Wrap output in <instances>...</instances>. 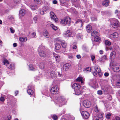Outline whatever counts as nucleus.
I'll list each match as a JSON object with an SVG mask.
<instances>
[{
  "label": "nucleus",
  "mask_w": 120,
  "mask_h": 120,
  "mask_svg": "<svg viewBox=\"0 0 120 120\" xmlns=\"http://www.w3.org/2000/svg\"><path fill=\"white\" fill-rule=\"evenodd\" d=\"M111 114L110 113H109L106 116V118L108 119H109L110 118Z\"/></svg>",
  "instance_id": "de8ad7c7"
},
{
  "label": "nucleus",
  "mask_w": 120,
  "mask_h": 120,
  "mask_svg": "<svg viewBox=\"0 0 120 120\" xmlns=\"http://www.w3.org/2000/svg\"><path fill=\"white\" fill-rule=\"evenodd\" d=\"M109 4V0H104L102 2V4L104 6H108Z\"/></svg>",
  "instance_id": "dca6fc26"
},
{
  "label": "nucleus",
  "mask_w": 120,
  "mask_h": 120,
  "mask_svg": "<svg viewBox=\"0 0 120 120\" xmlns=\"http://www.w3.org/2000/svg\"><path fill=\"white\" fill-rule=\"evenodd\" d=\"M88 84L90 87L93 88L97 87V83L94 80H90Z\"/></svg>",
  "instance_id": "39448f33"
},
{
  "label": "nucleus",
  "mask_w": 120,
  "mask_h": 120,
  "mask_svg": "<svg viewBox=\"0 0 120 120\" xmlns=\"http://www.w3.org/2000/svg\"><path fill=\"white\" fill-rule=\"evenodd\" d=\"M52 118L54 120H57L58 118L57 117L56 115H53Z\"/></svg>",
  "instance_id": "a18cd8bd"
},
{
  "label": "nucleus",
  "mask_w": 120,
  "mask_h": 120,
  "mask_svg": "<svg viewBox=\"0 0 120 120\" xmlns=\"http://www.w3.org/2000/svg\"><path fill=\"white\" fill-rule=\"evenodd\" d=\"M94 110L96 112H98L99 111V110L98 109V107L97 105L95 106L94 107Z\"/></svg>",
  "instance_id": "ea45409f"
},
{
  "label": "nucleus",
  "mask_w": 120,
  "mask_h": 120,
  "mask_svg": "<svg viewBox=\"0 0 120 120\" xmlns=\"http://www.w3.org/2000/svg\"><path fill=\"white\" fill-rule=\"evenodd\" d=\"M13 46L14 47H16L17 46V44L14 43L13 44Z\"/></svg>",
  "instance_id": "774afa93"
},
{
  "label": "nucleus",
  "mask_w": 120,
  "mask_h": 120,
  "mask_svg": "<svg viewBox=\"0 0 120 120\" xmlns=\"http://www.w3.org/2000/svg\"><path fill=\"white\" fill-rule=\"evenodd\" d=\"M53 3L55 4H56L57 3V1L56 0H54L53 1Z\"/></svg>",
  "instance_id": "69168bd1"
},
{
  "label": "nucleus",
  "mask_w": 120,
  "mask_h": 120,
  "mask_svg": "<svg viewBox=\"0 0 120 120\" xmlns=\"http://www.w3.org/2000/svg\"><path fill=\"white\" fill-rule=\"evenodd\" d=\"M36 35V33L34 32H33L32 34V36L33 37L35 36Z\"/></svg>",
  "instance_id": "052dcab7"
},
{
  "label": "nucleus",
  "mask_w": 120,
  "mask_h": 120,
  "mask_svg": "<svg viewBox=\"0 0 120 120\" xmlns=\"http://www.w3.org/2000/svg\"><path fill=\"white\" fill-rule=\"evenodd\" d=\"M60 0V1L61 5H62L66 2L67 0Z\"/></svg>",
  "instance_id": "4c0bfd02"
},
{
  "label": "nucleus",
  "mask_w": 120,
  "mask_h": 120,
  "mask_svg": "<svg viewBox=\"0 0 120 120\" xmlns=\"http://www.w3.org/2000/svg\"><path fill=\"white\" fill-rule=\"evenodd\" d=\"M39 68L41 69H43L45 68L44 63L43 62H41L39 65Z\"/></svg>",
  "instance_id": "a878e982"
},
{
  "label": "nucleus",
  "mask_w": 120,
  "mask_h": 120,
  "mask_svg": "<svg viewBox=\"0 0 120 120\" xmlns=\"http://www.w3.org/2000/svg\"><path fill=\"white\" fill-rule=\"evenodd\" d=\"M91 57L92 61H93L94 60V59L95 58V56L93 55H91Z\"/></svg>",
  "instance_id": "603ef678"
},
{
  "label": "nucleus",
  "mask_w": 120,
  "mask_h": 120,
  "mask_svg": "<svg viewBox=\"0 0 120 120\" xmlns=\"http://www.w3.org/2000/svg\"><path fill=\"white\" fill-rule=\"evenodd\" d=\"M82 80H83V79L82 77H80L77 78L76 79V80L79 82H80V81Z\"/></svg>",
  "instance_id": "58836bf2"
},
{
  "label": "nucleus",
  "mask_w": 120,
  "mask_h": 120,
  "mask_svg": "<svg viewBox=\"0 0 120 120\" xmlns=\"http://www.w3.org/2000/svg\"><path fill=\"white\" fill-rule=\"evenodd\" d=\"M43 35L46 38H48L49 36V35L46 31H45V32H44Z\"/></svg>",
  "instance_id": "c85d7f7f"
},
{
  "label": "nucleus",
  "mask_w": 120,
  "mask_h": 120,
  "mask_svg": "<svg viewBox=\"0 0 120 120\" xmlns=\"http://www.w3.org/2000/svg\"><path fill=\"white\" fill-rule=\"evenodd\" d=\"M98 61H99L100 62H101L104 61L103 60L102 57H101L99 58L98 60Z\"/></svg>",
  "instance_id": "09e8293b"
},
{
  "label": "nucleus",
  "mask_w": 120,
  "mask_h": 120,
  "mask_svg": "<svg viewBox=\"0 0 120 120\" xmlns=\"http://www.w3.org/2000/svg\"><path fill=\"white\" fill-rule=\"evenodd\" d=\"M28 88L29 89L27 90V91L28 94L30 95L32 94L33 93V92L32 90L30 89L31 88V86H28Z\"/></svg>",
  "instance_id": "412c9836"
},
{
  "label": "nucleus",
  "mask_w": 120,
  "mask_h": 120,
  "mask_svg": "<svg viewBox=\"0 0 120 120\" xmlns=\"http://www.w3.org/2000/svg\"><path fill=\"white\" fill-rule=\"evenodd\" d=\"M98 34V33L96 31H94L91 33V35L93 36H97Z\"/></svg>",
  "instance_id": "c756f323"
},
{
  "label": "nucleus",
  "mask_w": 120,
  "mask_h": 120,
  "mask_svg": "<svg viewBox=\"0 0 120 120\" xmlns=\"http://www.w3.org/2000/svg\"><path fill=\"white\" fill-rule=\"evenodd\" d=\"M98 94L100 95L102 94V91L101 90H98L97 92Z\"/></svg>",
  "instance_id": "8fccbe9b"
},
{
  "label": "nucleus",
  "mask_w": 120,
  "mask_h": 120,
  "mask_svg": "<svg viewBox=\"0 0 120 120\" xmlns=\"http://www.w3.org/2000/svg\"><path fill=\"white\" fill-rule=\"evenodd\" d=\"M41 46V47L40 48L41 49H41V50H42V51H44V46H42V45H41L39 46V48L38 49V52H39V48H40V47Z\"/></svg>",
  "instance_id": "79ce46f5"
},
{
  "label": "nucleus",
  "mask_w": 120,
  "mask_h": 120,
  "mask_svg": "<svg viewBox=\"0 0 120 120\" xmlns=\"http://www.w3.org/2000/svg\"><path fill=\"white\" fill-rule=\"evenodd\" d=\"M41 47V46L40 48H39V52H38L39 55L41 57H45L47 56V54L44 51H42V50H41V49H41L40 48Z\"/></svg>",
  "instance_id": "ddd939ff"
},
{
  "label": "nucleus",
  "mask_w": 120,
  "mask_h": 120,
  "mask_svg": "<svg viewBox=\"0 0 120 120\" xmlns=\"http://www.w3.org/2000/svg\"><path fill=\"white\" fill-rule=\"evenodd\" d=\"M6 120H11V116H8L7 117Z\"/></svg>",
  "instance_id": "4d7b16f0"
},
{
  "label": "nucleus",
  "mask_w": 120,
  "mask_h": 120,
  "mask_svg": "<svg viewBox=\"0 0 120 120\" xmlns=\"http://www.w3.org/2000/svg\"><path fill=\"white\" fill-rule=\"evenodd\" d=\"M95 69L96 71L98 73L99 72H101V70L100 68H99L98 67H96L95 68Z\"/></svg>",
  "instance_id": "f704fd0d"
},
{
  "label": "nucleus",
  "mask_w": 120,
  "mask_h": 120,
  "mask_svg": "<svg viewBox=\"0 0 120 120\" xmlns=\"http://www.w3.org/2000/svg\"><path fill=\"white\" fill-rule=\"evenodd\" d=\"M53 55L57 61H59L60 60V57L58 55L54 53H53Z\"/></svg>",
  "instance_id": "4be33fe9"
},
{
  "label": "nucleus",
  "mask_w": 120,
  "mask_h": 120,
  "mask_svg": "<svg viewBox=\"0 0 120 120\" xmlns=\"http://www.w3.org/2000/svg\"><path fill=\"white\" fill-rule=\"evenodd\" d=\"M61 47L60 45L58 43H56L55 44V49L57 50L60 49Z\"/></svg>",
  "instance_id": "bb28decb"
},
{
  "label": "nucleus",
  "mask_w": 120,
  "mask_h": 120,
  "mask_svg": "<svg viewBox=\"0 0 120 120\" xmlns=\"http://www.w3.org/2000/svg\"><path fill=\"white\" fill-rule=\"evenodd\" d=\"M91 69L90 68L88 67L85 68L83 70V71L85 73H88L91 72Z\"/></svg>",
  "instance_id": "393cba45"
},
{
  "label": "nucleus",
  "mask_w": 120,
  "mask_h": 120,
  "mask_svg": "<svg viewBox=\"0 0 120 120\" xmlns=\"http://www.w3.org/2000/svg\"><path fill=\"white\" fill-rule=\"evenodd\" d=\"M104 75L105 76L107 77L109 75V73L107 72H105L104 73Z\"/></svg>",
  "instance_id": "e2e57ef3"
},
{
  "label": "nucleus",
  "mask_w": 120,
  "mask_h": 120,
  "mask_svg": "<svg viewBox=\"0 0 120 120\" xmlns=\"http://www.w3.org/2000/svg\"><path fill=\"white\" fill-rule=\"evenodd\" d=\"M116 53L115 52L113 51L110 54V59H114Z\"/></svg>",
  "instance_id": "5701e85b"
},
{
  "label": "nucleus",
  "mask_w": 120,
  "mask_h": 120,
  "mask_svg": "<svg viewBox=\"0 0 120 120\" xmlns=\"http://www.w3.org/2000/svg\"><path fill=\"white\" fill-rule=\"evenodd\" d=\"M102 57L104 61L105 60H106L107 58V57H106V55H104V56H102Z\"/></svg>",
  "instance_id": "864d4df0"
},
{
  "label": "nucleus",
  "mask_w": 120,
  "mask_h": 120,
  "mask_svg": "<svg viewBox=\"0 0 120 120\" xmlns=\"http://www.w3.org/2000/svg\"><path fill=\"white\" fill-rule=\"evenodd\" d=\"M77 46L75 45H74L73 46L72 48L74 49H75V50H76L77 49Z\"/></svg>",
  "instance_id": "5fc2aeb1"
},
{
  "label": "nucleus",
  "mask_w": 120,
  "mask_h": 120,
  "mask_svg": "<svg viewBox=\"0 0 120 120\" xmlns=\"http://www.w3.org/2000/svg\"><path fill=\"white\" fill-rule=\"evenodd\" d=\"M91 19L92 21H94L97 20L95 18L93 17H91Z\"/></svg>",
  "instance_id": "bf43d9fd"
},
{
  "label": "nucleus",
  "mask_w": 120,
  "mask_h": 120,
  "mask_svg": "<svg viewBox=\"0 0 120 120\" xmlns=\"http://www.w3.org/2000/svg\"><path fill=\"white\" fill-rule=\"evenodd\" d=\"M0 100L2 102H4L5 100V99L3 97L1 96L0 98Z\"/></svg>",
  "instance_id": "c03bdc74"
},
{
  "label": "nucleus",
  "mask_w": 120,
  "mask_h": 120,
  "mask_svg": "<svg viewBox=\"0 0 120 120\" xmlns=\"http://www.w3.org/2000/svg\"><path fill=\"white\" fill-rule=\"evenodd\" d=\"M30 7L33 10H35L38 8V6L35 4H33L30 6Z\"/></svg>",
  "instance_id": "aec40b11"
},
{
  "label": "nucleus",
  "mask_w": 120,
  "mask_h": 120,
  "mask_svg": "<svg viewBox=\"0 0 120 120\" xmlns=\"http://www.w3.org/2000/svg\"><path fill=\"white\" fill-rule=\"evenodd\" d=\"M71 66L70 64L69 63L65 64H64L63 66V69L64 71H68L69 69Z\"/></svg>",
  "instance_id": "f8f14e48"
},
{
  "label": "nucleus",
  "mask_w": 120,
  "mask_h": 120,
  "mask_svg": "<svg viewBox=\"0 0 120 120\" xmlns=\"http://www.w3.org/2000/svg\"><path fill=\"white\" fill-rule=\"evenodd\" d=\"M72 12L73 13H74L75 14H76L77 13V12L76 11L75 9L74 8H72Z\"/></svg>",
  "instance_id": "3c124183"
},
{
  "label": "nucleus",
  "mask_w": 120,
  "mask_h": 120,
  "mask_svg": "<svg viewBox=\"0 0 120 120\" xmlns=\"http://www.w3.org/2000/svg\"><path fill=\"white\" fill-rule=\"evenodd\" d=\"M110 37L114 38H116L118 37V34L117 32H115L110 35Z\"/></svg>",
  "instance_id": "a211bd4d"
},
{
  "label": "nucleus",
  "mask_w": 120,
  "mask_h": 120,
  "mask_svg": "<svg viewBox=\"0 0 120 120\" xmlns=\"http://www.w3.org/2000/svg\"><path fill=\"white\" fill-rule=\"evenodd\" d=\"M19 40L21 42H25L27 40V38L26 37L23 38L22 37H20L19 38Z\"/></svg>",
  "instance_id": "cd10ccee"
},
{
  "label": "nucleus",
  "mask_w": 120,
  "mask_h": 120,
  "mask_svg": "<svg viewBox=\"0 0 120 120\" xmlns=\"http://www.w3.org/2000/svg\"><path fill=\"white\" fill-rule=\"evenodd\" d=\"M76 57L77 58L79 59L81 58V56L80 55H76Z\"/></svg>",
  "instance_id": "680f3d73"
},
{
  "label": "nucleus",
  "mask_w": 120,
  "mask_h": 120,
  "mask_svg": "<svg viewBox=\"0 0 120 120\" xmlns=\"http://www.w3.org/2000/svg\"><path fill=\"white\" fill-rule=\"evenodd\" d=\"M100 39V38L99 37H96L94 38V40L95 41L97 42L99 41Z\"/></svg>",
  "instance_id": "2f4dec72"
},
{
  "label": "nucleus",
  "mask_w": 120,
  "mask_h": 120,
  "mask_svg": "<svg viewBox=\"0 0 120 120\" xmlns=\"http://www.w3.org/2000/svg\"><path fill=\"white\" fill-rule=\"evenodd\" d=\"M50 75L52 78H55L56 77V72L51 71L50 72Z\"/></svg>",
  "instance_id": "b1692460"
},
{
  "label": "nucleus",
  "mask_w": 120,
  "mask_h": 120,
  "mask_svg": "<svg viewBox=\"0 0 120 120\" xmlns=\"http://www.w3.org/2000/svg\"><path fill=\"white\" fill-rule=\"evenodd\" d=\"M72 87L74 89V94L76 95L80 94L81 92L80 90L81 86L80 85L77 83H75L72 85Z\"/></svg>",
  "instance_id": "f03ea898"
},
{
  "label": "nucleus",
  "mask_w": 120,
  "mask_h": 120,
  "mask_svg": "<svg viewBox=\"0 0 120 120\" xmlns=\"http://www.w3.org/2000/svg\"><path fill=\"white\" fill-rule=\"evenodd\" d=\"M86 30L88 32H90L92 30L91 26L90 25H87L86 27Z\"/></svg>",
  "instance_id": "f3484780"
},
{
  "label": "nucleus",
  "mask_w": 120,
  "mask_h": 120,
  "mask_svg": "<svg viewBox=\"0 0 120 120\" xmlns=\"http://www.w3.org/2000/svg\"><path fill=\"white\" fill-rule=\"evenodd\" d=\"M26 13L25 10L22 9L19 12V17L20 18H21L24 16Z\"/></svg>",
  "instance_id": "4468645a"
},
{
  "label": "nucleus",
  "mask_w": 120,
  "mask_h": 120,
  "mask_svg": "<svg viewBox=\"0 0 120 120\" xmlns=\"http://www.w3.org/2000/svg\"><path fill=\"white\" fill-rule=\"evenodd\" d=\"M58 75L59 77H61V76L62 75V74L59 72H58Z\"/></svg>",
  "instance_id": "338daca9"
},
{
  "label": "nucleus",
  "mask_w": 120,
  "mask_h": 120,
  "mask_svg": "<svg viewBox=\"0 0 120 120\" xmlns=\"http://www.w3.org/2000/svg\"><path fill=\"white\" fill-rule=\"evenodd\" d=\"M113 69L114 72H117L119 71L120 70V65L117 64L113 65Z\"/></svg>",
  "instance_id": "1a4fd4ad"
},
{
  "label": "nucleus",
  "mask_w": 120,
  "mask_h": 120,
  "mask_svg": "<svg viewBox=\"0 0 120 120\" xmlns=\"http://www.w3.org/2000/svg\"><path fill=\"white\" fill-rule=\"evenodd\" d=\"M4 64L5 65H7L9 63L8 60L6 59H5L3 61Z\"/></svg>",
  "instance_id": "473e14b6"
},
{
  "label": "nucleus",
  "mask_w": 120,
  "mask_h": 120,
  "mask_svg": "<svg viewBox=\"0 0 120 120\" xmlns=\"http://www.w3.org/2000/svg\"><path fill=\"white\" fill-rule=\"evenodd\" d=\"M64 36L65 37H72V32L70 30L65 31L64 34Z\"/></svg>",
  "instance_id": "2eb2a0df"
},
{
  "label": "nucleus",
  "mask_w": 120,
  "mask_h": 120,
  "mask_svg": "<svg viewBox=\"0 0 120 120\" xmlns=\"http://www.w3.org/2000/svg\"><path fill=\"white\" fill-rule=\"evenodd\" d=\"M79 23V24H80L81 25H82V21L80 20H78L77 21H76L75 22V23L76 24L77 23Z\"/></svg>",
  "instance_id": "37998d69"
},
{
  "label": "nucleus",
  "mask_w": 120,
  "mask_h": 120,
  "mask_svg": "<svg viewBox=\"0 0 120 120\" xmlns=\"http://www.w3.org/2000/svg\"><path fill=\"white\" fill-rule=\"evenodd\" d=\"M49 10V7L45 6L43 8L42 10L40 12V13L42 15H43L44 13L48 12Z\"/></svg>",
  "instance_id": "9d476101"
},
{
  "label": "nucleus",
  "mask_w": 120,
  "mask_h": 120,
  "mask_svg": "<svg viewBox=\"0 0 120 120\" xmlns=\"http://www.w3.org/2000/svg\"><path fill=\"white\" fill-rule=\"evenodd\" d=\"M91 104V102L88 100H85L83 102V105L86 108L89 107Z\"/></svg>",
  "instance_id": "9b49d317"
},
{
  "label": "nucleus",
  "mask_w": 120,
  "mask_h": 120,
  "mask_svg": "<svg viewBox=\"0 0 120 120\" xmlns=\"http://www.w3.org/2000/svg\"><path fill=\"white\" fill-rule=\"evenodd\" d=\"M105 43L107 46H109L111 44V42L108 40H105Z\"/></svg>",
  "instance_id": "7c9ffc66"
},
{
  "label": "nucleus",
  "mask_w": 120,
  "mask_h": 120,
  "mask_svg": "<svg viewBox=\"0 0 120 120\" xmlns=\"http://www.w3.org/2000/svg\"><path fill=\"white\" fill-rule=\"evenodd\" d=\"M58 90V86H55L51 88L50 91L52 93L56 94L57 93Z\"/></svg>",
  "instance_id": "6e6552de"
},
{
  "label": "nucleus",
  "mask_w": 120,
  "mask_h": 120,
  "mask_svg": "<svg viewBox=\"0 0 120 120\" xmlns=\"http://www.w3.org/2000/svg\"><path fill=\"white\" fill-rule=\"evenodd\" d=\"M81 115L83 118L84 119H88L90 116L89 113L86 111H83L81 113Z\"/></svg>",
  "instance_id": "423d86ee"
},
{
  "label": "nucleus",
  "mask_w": 120,
  "mask_h": 120,
  "mask_svg": "<svg viewBox=\"0 0 120 120\" xmlns=\"http://www.w3.org/2000/svg\"><path fill=\"white\" fill-rule=\"evenodd\" d=\"M14 64L13 63H11L9 66V68L11 69H13L14 68Z\"/></svg>",
  "instance_id": "c9c22d12"
},
{
  "label": "nucleus",
  "mask_w": 120,
  "mask_h": 120,
  "mask_svg": "<svg viewBox=\"0 0 120 120\" xmlns=\"http://www.w3.org/2000/svg\"><path fill=\"white\" fill-rule=\"evenodd\" d=\"M50 16L51 20L54 21L56 22H58V19L53 12L52 11L50 12Z\"/></svg>",
  "instance_id": "0eeeda50"
},
{
  "label": "nucleus",
  "mask_w": 120,
  "mask_h": 120,
  "mask_svg": "<svg viewBox=\"0 0 120 120\" xmlns=\"http://www.w3.org/2000/svg\"><path fill=\"white\" fill-rule=\"evenodd\" d=\"M33 19L34 21H35V22H36L37 19V17L35 16V17H34L33 18Z\"/></svg>",
  "instance_id": "0e129e2a"
},
{
  "label": "nucleus",
  "mask_w": 120,
  "mask_h": 120,
  "mask_svg": "<svg viewBox=\"0 0 120 120\" xmlns=\"http://www.w3.org/2000/svg\"><path fill=\"white\" fill-rule=\"evenodd\" d=\"M58 41L61 42L62 46L63 48H65L67 46V44L64 41L60 40H59Z\"/></svg>",
  "instance_id": "6ab92c4d"
},
{
  "label": "nucleus",
  "mask_w": 120,
  "mask_h": 120,
  "mask_svg": "<svg viewBox=\"0 0 120 120\" xmlns=\"http://www.w3.org/2000/svg\"><path fill=\"white\" fill-rule=\"evenodd\" d=\"M71 21V18L68 17H67L61 19L60 21V22L62 24L65 26L66 24L69 23Z\"/></svg>",
  "instance_id": "20e7f679"
},
{
  "label": "nucleus",
  "mask_w": 120,
  "mask_h": 120,
  "mask_svg": "<svg viewBox=\"0 0 120 120\" xmlns=\"http://www.w3.org/2000/svg\"><path fill=\"white\" fill-rule=\"evenodd\" d=\"M55 102L60 107L66 104L67 102L64 97L60 95L58 97H56Z\"/></svg>",
  "instance_id": "f257e3e1"
},
{
  "label": "nucleus",
  "mask_w": 120,
  "mask_h": 120,
  "mask_svg": "<svg viewBox=\"0 0 120 120\" xmlns=\"http://www.w3.org/2000/svg\"><path fill=\"white\" fill-rule=\"evenodd\" d=\"M51 26L54 30H57V27L56 26L53 24H51Z\"/></svg>",
  "instance_id": "e433bc0d"
},
{
  "label": "nucleus",
  "mask_w": 120,
  "mask_h": 120,
  "mask_svg": "<svg viewBox=\"0 0 120 120\" xmlns=\"http://www.w3.org/2000/svg\"><path fill=\"white\" fill-rule=\"evenodd\" d=\"M112 26L114 28L118 27L119 26V23L118 20L115 18L112 19L110 20Z\"/></svg>",
  "instance_id": "7ed1b4c3"
},
{
  "label": "nucleus",
  "mask_w": 120,
  "mask_h": 120,
  "mask_svg": "<svg viewBox=\"0 0 120 120\" xmlns=\"http://www.w3.org/2000/svg\"><path fill=\"white\" fill-rule=\"evenodd\" d=\"M30 70H31L35 71L36 70V69L33 68L32 66V65L30 64L29 66Z\"/></svg>",
  "instance_id": "72a5a7b5"
},
{
  "label": "nucleus",
  "mask_w": 120,
  "mask_h": 120,
  "mask_svg": "<svg viewBox=\"0 0 120 120\" xmlns=\"http://www.w3.org/2000/svg\"><path fill=\"white\" fill-rule=\"evenodd\" d=\"M93 120H99V117L97 116H95L93 118Z\"/></svg>",
  "instance_id": "49530a36"
},
{
  "label": "nucleus",
  "mask_w": 120,
  "mask_h": 120,
  "mask_svg": "<svg viewBox=\"0 0 120 120\" xmlns=\"http://www.w3.org/2000/svg\"><path fill=\"white\" fill-rule=\"evenodd\" d=\"M98 73L99 76L101 77L103 75V74L102 72H101V71L99 72Z\"/></svg>",
  "instance_id": "6e6d98bb"
},
{
  "label": "nucleus",
  "mask_w": 120,
  "mask_h": 120,
  "mask_svg": "<svg viewBox=\"0 0 120 120\" xmlns=\"http://www.w3.org/2000/svg\"><path fill=\"white\" fill-rule=\"evenodd\" d=\"M35 2L37 4H40L41 2V0H34Z\"/></svg>",
  "instance_id": "a19ab883"
},
{
  "label": "nucleus",
  "mask_w": 120,
  "mask_h": 120,
  "mask_svg": "<svg viewBox=\"0 0 120 120\" xmlns=\"http://www.w3.org/2000/svg\"><path fill=\"white\" fill-rule=\"evenodd\" d=\"M83 49L84 50H85L88 49V48L86 46H83Z\"/></svg>",
  "instance_id": "13d9d810"
}]
</instances>
